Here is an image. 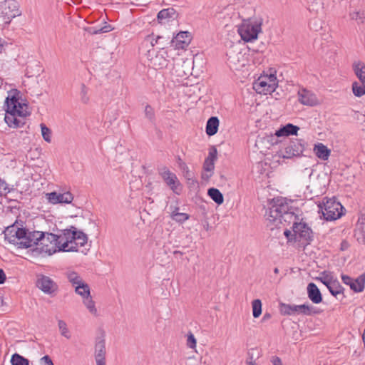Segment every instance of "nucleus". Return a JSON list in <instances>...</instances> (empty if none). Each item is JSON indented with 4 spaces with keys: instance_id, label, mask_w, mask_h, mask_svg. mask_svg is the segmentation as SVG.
Listing matches in <instances>:
<instances>
[{
    "instance_id": "nucleus-1",
    "label": "nucleus",
    "mask_w": 365,
    "mask_h": 365,
    "mask_svg": "<svg viewBox=\"0 0 365 365\" xmlns=\"http://www.w3.org/2000/svg\"><path fill=\"white\" fill-rule=\"evenodd\" d=\"M34 233L39 235L30 237L32 240L31 247L34 245L41 246L40 252L48 255L54 253L57 248L63 252H76L79 247L84 246L88 241L87 235L82 231H78L74 227L64 230L59 235L31 231V234Z\"/></svg>"
},
{
    "instance_id": "nucleus-2",
    "label": "nucleus",
    "mask_w": 365,
    "mask_h": 365,
    "mask_svg": "<svg viewBox=\"0 0 365 365\" xmlns=\"http://www.w3.org/2000/svg\"><path fill=\"white\" fill-rule=\"evenodd\" d=\"M265 217L267 220L272 222H293V232L296 240L306 242L312 240V231L305 222H297V216L290 210L289 204L284 198L273 199L271 206L266 212Z\"/></svg>"
},
{
    "instance_id": "nucleus-3",
    "label": "nucleus",
    "mask_w": 365,
    "mask_h": 365,
    "mask_svg": "<svg viewBox=\"0 0 365 365\" xmlns=\"http://www.w3.org/2000/svg\"><path fill=\"white\" fill-rule=\"evenodd\" d=\"M5 103L6 114L4 120L6 124L13 128L22 127L26 123V106L19 103V99L15 96L6 98Z\"/></svg>"
},
{
    "instance_id": "nucleus-4",
    "label": "nucleus",
    "mask_w": 365,
    "mask_h": 365,
    "mask_svg": "<svg viewBox=\"0 0 365 365\" xmlns=\"http://www.w3.org/2000/svg\"><path fill=\"white\" fill-rule=\"evenodd\" d=\"M4 238L9 243L17 245L19 248L31 247L30 237H36L39 235L38 233L31 234V231H29L24 228H19L16 225L9 226L4 231Z\"/></svg>"
},
{
    "instance_id": "nucleus-5",
    "label": "nucleus",
    "mask_w": 365,
    "mask_h": 365,
    "mask_svg": "<svg viewBox=\"0 0 365 365\" xmlns=\"http://www.w3.org/2000/svg\"><path fill=\"white\" fill-rule=\"evenodd\" d=\"M275 71L270 70L269 73L260 76L254 83L253 89L260 94L272 93L278 86Z\"/></svg>"
},
{
    "instance_id": "nucleus-6",
    "label": "nucleus",
    "mask_w": 365,
    "mask_h": 365,
    "mask_svg": "<svg viewBox=\"0 0 365 365\" xmlns=\"http://www.w3.org/2000/svg\"><path fill=\"white\" fill-rule=\"evenodd\" d=\"M262 21H244L238 29V33L245 41H251L257 38L262 31Z\"/></svg>"
},
{
    "instance_id": "nucleus-7",
    "label": "nucleus",
    "mask_w": 365,
    "mask_h": 365,
    "mask_svg": "<svg viewBox=\"0 0 365 365\" xmlns=\"http://www.w3.org/2000/svg\"><path fill=\"white\" fill-rule=\"evenodd\" d=\"M319 207L324 218L327 221L335 220L343 215V206L334 198L327 199Z\"/></svg>"
},
{
    "instance_id": "nucleus-8",
    "label": "nucleus",
    "mask_w": 365,
    "mask_h": 365,
    "mask_svg": "<svg viewBox=\"0 0 365 365\" xmlns=\"http://www.w3.org/2000/svg\"><path fill=\"white\" fill-rule=\"evenodd\" d=\"M21 14L19 3L16 0H5L0 3V16L9 24L12 19Z\"/></svg>"
},
{
    "instance_id": "nucleus-9",
    "label": "nucleus",
    "mask_w": 365,
    "mask_h": 365,
    "mask_svg": "<svg viewBox=\"0 0 365 365\" xmlns=\"http://www.w3.org/2000/svg\"><path fill=\"white\" fill-rule=\"evenodd\" d=\"M158 173L165 183L177 195H180L182 187L177 175L171 172L167 167L158 169Z\"/></svg>"
},
{
    "instance_id": "nucleus-10",
    "label": "nucleus",
    "mask_w": 365,
    "mask_h": 365,
    "mask_svg": "<svg viewBox=\"0 0 365 365\" xmlns=\"http://www.w3.org/2000/svg\"><path fill=\"white\" fill-rule=\"evenodd\" d=\"M36 286L44 294L48 295L55 294L58 289L57 283L53 279L42 274H36Z\"/></svg>"
},
{
    "instance_id": "nucleus-11",
    "label": "nucleus",
    "mask_w": 365,
    "mask_h": 365,
    "mask_svg": "<svg viewBox=\"0 0 365 365\" xmlns=\"http://www.w3.org/2000/svg\"><path fill=\"white\" fill-rule=\"evenodd\" d=\"M150 65L155 69H161L168 65V53L167 51L162 49L159 51L155 50H149L147 54Z\"/></svg>"
},
{
    "instance_id": "nucleus-12",
    "label": "nucleus",
    "mask_w": 365,
    "mask_h": 365,
    "mask_svg": "<svg viewBox=\"0 0 365 365\" xmlns=\"http://www.w3.org/2000/svg\"><path fill=\"white\" fill-rule=\"evenodd\" d=\"M281 312L284 315H292L294 314L310 315L312 313H317L315 308L309 304L294 305L282 304L281 305Z\"/></svg>"
},
{
    "instance_id": "nucleus-13",
    "label": "nucleus",
    "mask_w": 365,
    "mask_h": 365,
    "mask_svg": "<svg viewBox=\"0 0 365 365\" xmlns=\"http://www.w3.org/2000/svg\"><path fill=\"white\" fill-rule=\"evenodd\" d=\"M298 101L306 106L314 107L320 103L317 95L307 88H300L297 93Z\"/></svg>"
},
{
    "instance_id": "nucleus-14",
    "label": "nucleus",
    "mask_w": 365,
    "mask_h": 365,
    "mask_svg": "<svg viewBox=\"0 0 365 365\" xmlns=\"http://www.w3.org/2000/svg\"><path fill=\"white\" fill-rule=\"evenodd\" d=\"M304 150V145L302 140L292 142L284 150L279 151V156L283 158H291L294 156L300 155Z\"/></svg>"
},
{
    "instance_id": "nucleus-15",
    "label": "nucleus",
    "mask_w": 365,
    "mask_h": 365,
    "mask_svg": "<svg viewBox=\"0 0 365 365\" xmlns=\"http://www.w3.org/2000/svg\"><path fill=\"white\" fill-rule=\"evenodd\" d=\"M46 197L48 201L51 204H58V203H66L69 204L73 200V195L66 192L64 193H58L56 192H51L48 193H46Z\"/></svg>"
},
{
    "instance_id": "nucleus-16",
    "label": "nucleus",
    "mask_w": 365,
    "mask_h": 365,
    "mask_svg": "<svg viewBox=\"0 0 365 365\" xmlns=\"http://www.w3.org/2000/svg\"><path fill=\"white\" fill-rule=\"evenodd\" d=\"M217 150L215 147H212L209 150V154L205 159L203 165L205 171L210 173V174H202L203 179H208L212 175L215 168V161L217 160Z\"/></svg>"
},
{
    "instance_id": "nucleus-17",
    "label": "nucleus",
    "mask_w": 365,
    "mask_h": 365,
    "mask_svg": "<svg viewBox=\"0 0 365 365\" xmlns=\"http://www.w3.org/2000/svg\"><path fill=\"white\" fill-rule=\"evenodd\" d=\"M191 40L190 33L187 31L179 32L172 40V44L175 48H185Z\"/></svg>"
},
{
    "instance_id": "nucleus-18",
    "label": "nucleus",
    "mask_w": 365,
    "mask_h": 365,
    "mask_svg": "<svg viewBox=\"0 0 365 365\" xmlns=\"http://www.w3.org/2000/svg\"><path fill=\"white\" fill-rule=\"evenodd\" d=\"M191 63L189 61H180L176 62L173 66L175 74L181 78L186 77L190 73Z\"/></svg>"
},
{
    "instance_id": "nucleus-19",
    "label": "nucleus",
    "mask_w": 365,
    "mask_h": 365,
    "mask_svg": "<svg viewBox=\"0 0 365 365\" xmlns=\"http://www.w3.org/2000/svg\"><path fill=\"white\" fill-rule=\"evenodd\" d=\"M309 299L314 304H319L322 301V294L314 283H309L307 286Z\"/></svg>"
},
{
    "instance_id": "nucleus-20",
    "label": "nucleus",
    "mask_w": 365,
    "mask_h": 365,
    "mask_svg": "<svg viewBox=\"0 0 365 365\" xmlns=\"http://www.w3.org/2000/svg\"><path fill=\"white\" fill-rule=\"evenodd\" d=\"M106 353L105 341L103 339H101L96 342L95 346L96 363L106 362Z\"/></svg>"
},
{
    "instance_id": "nucleus-21",
    "label": "nucleus",
    "mask_w": 365,
    "mask_h": 365,
    "mask_svg": "<svg viewBox=\"0 0 365 365\" xmlns=\"http://www.w3.org/2000/svg\"><path fill=\"white\" fill-rule=\"evenodd\" d=\"M178 16L175 9L170 7L160 11L157 15L159 23H163L164 21H169L170 19H175Z\"/></svg>"
},
{
    "instance_id": "nucleus-22",
    "label": "nucleus",
    "mask_w": 365,
    "mask_h": 365,
    "mask_svg": "<svg viewBox=\"0 0 365 365\" xmlns=\"http://www.w3.org/2000/svg\"><path fill=\"white\" fill-rule=\"evenodd\" d=\"M355 236L359 242L365 244V217H359L356 225Z\"/></svg>"
},
{
    "instance_id": "nucleus-23",
    "label": "nucleus",
    "mask_w": 365,
    "mask_h": 365,
    "mask_svg": "<svg viewBox=\"0 0 365 365\" xmlns=\"http://www.w3.org/2000/svg\"><path fill=\"white\" fill-rule=\"evenodd\" d=\"M299 130V128L298 126L292 123H288L286 125L280 128L279 130H276L275 135L277 137L297 135Z\"/></svg>"
},
{
    "instance_id": "nucleus-24",
    "label": "nucleus",
    "mask_w": 365,
    "mask_h": 365,
    "mask_svg": "<svg viewBox=\"0 0 365 365\" xmlns=\"http://www.w3.org/2000/svg\"><path fill=\"white\" fill-rule=\"evenodd\" d=\"M352 68L359 81L365 83V63L361 61H354Z\"/></svg>"
},
{
    "instance_id": "nucleus-25",
    "label": "nucleus",
    "mask_w": 365,
    "mask_h": 365,
    "mask_svg": "<svg viewBox=\"0 0 365 365\" xmlns=\"http://www.w3.org/2000/svg\"><path fill=\"white\" fill-rule=\"evenodd\" d=\"M314 152L317 158L326 160L330 155V150L323 143H319L314 147Z\"/></svg>"
},
{
    "instance_id": "nucleus-26",
    "label": "nucleus",
    "mask_w": 365,
    "mask_h": 365,
    "mask_svg": "<svg viewBox=\"0 0 365 365\" xmlns=\"http://www.w3.org/2000/svg\"><path fill=\"white\" fill-rule=\"evenodd\" d=\"M219 119L217 117L212 116L210 118L206 125V133L209 136L214 135L217 133L219 127Z\"/></svg>"
},
{
    "instance_id": "nucleus-27",
    "label": "nucleus",
    "mask_w": 365,
    "mask_h": 365,
    "mask_svg": "<svg viewBox=\"0 0 365 365\" xmlns=\"http://www.w3.org/2000/svg\"><path fill=\"white\" fill-rule=\"evenodd\" d=\"M65 274L68 281L74 288L76 287V286L85 283L81 275L73 270H68Z\"/></svg>"
},
{
    "instance_id": "nucleus-28",
    "label": "nucleus",
    "mask_w": 365,
    "mask_h": 365,
    "mask_svg": "<svg viewBox=\"0 0 365 365\" xmlns=\"http://www.w3.org/2000/svg\"><path fill=\"white\" fill-rule=\"evenodd\" d=\"M365 285V272L359 276L356 279H354V282L350 284V289L354 292H361L364 289Z\"/></svg>"
},
{
    "instance_id": "nucleus-29",
    "label": "nucleus",
    "mask_w": 365,
    "mask_h": 365,
    "mask_svg": "<svg viewBox=\"0 0 365 365\" xmlns=\"http://www.w3.org/2000/svg\"><path fill=\"white\" fill-rule=\"evenodd\" d=\"M229 63L232 66H237L242 62L243 55L241 52L230 51L227 53Z\"/></svg>"
},
{
    "instance_id": "nucleus-30",
    "label": "nucleus",
    "mask_w": 365,
    "mask_h": 365,
    "mask_svg": "<svg viewBox=\"0 0 365 365\" xmlns=\"http://www.w3.org/2000/svg\"><path fill=\"white\" fill-rule=\"evenodd\" d=\"M327 287L330 293L334 297L342 294L344 291V288L340 284L339 282L335 278L329 284L328 286H327Z\"/></svg>"
},
{
    "instance_id": "nucleus-31",
    "label": "nucleus",
    "mask_w": 365,
    "mask_h": 365,
    "mask_svg": "<svg viewBox=\"0 0 365 365\" xmlns=\"http://www.w3.org/2000/svg\"><path fill=\"white\" fill-rule=\"evenodd\" d=\"M57 323L61 335L66 339H70L71 338V332L66 322L63 319H58Z\"/></svg>"
},
{
    "instance_id": "nucleus-32",
    "label": "nucleus",
    "mask_w": 365,
    "mask_h": 365,
    "mask_svg": "<svg viewBox=\"0 0 365 365\" xmlns=\"http://www.w3.org/2000/svg\"><path fill=\"white\" fill-rule=\"evenodd\" d=\"M208 195L217 204L221 205L224 201V197L220 191L217 188H210L208 190Z\"/></svg>"
},
{
    "instance_id": "nucleus-33",
    "label": "nucleus",
    "mask_w": 365,
    "mask_h": 365,
    "mask_svg": "<svg viewBox=\"0 0 365 365\" xmlns=\"http://www.w3.org/2000/svg\"><path fill=\"white\" fill-rule=\"evenodd\" d=\"M82 302L91 314L94 316L98 315V310L96 307V303L93 300L91 295L82 299Z\"/></svg>"
},
{
    "instance_id": "nucleus-34",
    "label": "nucleus",
    "mask_w": 365,
    "mask_h": 365,
    "mask_svg": "<svg viewBox=\"0 0 365 365\" xmlns=\"http://www.w3.org/2000/svg\"><path fill=\"white\" fill-rule=\"evenodd\" d=\"M75 292L82 297V299L91 296L90 287L87 283L81 284L75 287Z\"/></svg>"
},
{
    "instance_id": "nucleus-35",
    "label": "nucleus",
    "mask_w": 365,
    "mask_h": 365,
    "mask_svg": "<svg viewBox=\"0 0 365 365\" xmlns=\"http://www.w3.org/2000/svg\"><path fill=\"white\" fill-rule=\"evenodd\" d=\"M352 91L354 96L357 97L365 95V83L354 81L352 83Z\"/></svg>"
},
{
    "instance_id": "nucleus-36",
    "label": "nucleus",
    "mask_w": 365,
    "mask_h": 365,
    "mask_svg": "<svg viewBox=\"0 0 365 365\" xmlns=\"http://www.w3.org/2000/svg\"><path fill=\"white\" fill-rule=\"evenodd\" d=\"M113 30V28L110 24H107L105 23V26L97 28V27H90L87 29L88 32L92 35L107 33Z\"/></svg>"
},
{
    "instance_id": "nucleus-37",
    "label": "nucleus",
    "mask_w": 365,
    "mask_h": 365,
    "mask_svg": "<svg viewBox=\"0 0 365 365\" xmlns=\"http://www.w3.org/2000/svg\"><path fill=\"white\" fill-rule=\"evenodd\" d=\"M11 363L12 365H29V361L20 354L15 353L11 356Z\"/></svg>"
},
{
    "instance_id": "nucleus-38",
    "label": "nucleus",
    "mask_w": 365,
    "mask_h": 365,
    "mask_svg": "<svg viewBox=\"0 0 365 365\" xmlns=\"http://www.w3.org/2000/svg\"><path fill=\"white\" fill-rule=\"evenodd\" d=\"M320 274L321 276L317 277V279L323 283L326 287L334 279L332 273L329 271H324Z\"/></svg>"
},
{
    "instance_id": "nucleus-39",
    "label": "nucleus",
    "mask_w": 365,
    "mask_h": 365,
    "mask_svg": "<svg viewBox=\"0 0 365 365\" xmlns=\"http://www.w3.org/2000/svg\"><path fill=\"white\" fill-rule=\"evenodd\" d=\"M252 314L255 318H257L262 314V302L259 299H255L252 302Z\"/></svg>"
},
{
    "instance_id": "nucleus-40",
    "label": "nucleus",
    "mask_w": 365,
    "mask_h": 365,
    "mask_svg": "<svg viewBox=\"0 0 365 365\" xmlns=\"http://www.w3.org/2000/svg\"><path fill=\"white\" fill-rule=\"evenodd\" d=\"M178 208L175 211H173L171 215V217L173 220L178 222H183L185 220L189 219V215L186 213L179 212H178Z\"/></svg>"
},
{
    "instance_id": "nucleus-41",
    "label": "nucleus",
    "mask_w": 365,
    "mask_h": 365,
    "mask_svg": "<svg viewBox=\"0 0 365 365\" xmlns=\"http://www.w3.org/2000/svg\"><path fill=\"white\" fill-rule=\"evenodd\" d=\"M145 116V118L151 123H154L155 120V115L153 108L149 105L147 104L145 107L144 110Z\"/></svg>"
},
{
    "instance_id": "nucleus-42",
    "label": "nucleus",
    "mask_w": 365,
    "mask_h": 365,
    "mask_svg": "<svg viewBox=\"0 0 365 365\" xmlns=\"http://www.w3.org/2000/svg\"><path fill=\"white\" fill-rule=\"evenodd\" d=\"M41 134L45 141L50 143L51 140V131L46 126V125L41 124Z\"/></svg>"
},
{
    "instance_id": "nucleus-43",
    "label": "nucleus",
    "mask_w": 365,
    "mask_h": 365,
    "mask_svg": "<svg viewBox=\"0 0 365 365\" xmlns=\"http://www.w3.org/2000/svg\"><path fill=\"white\" fill-rule=\"evenodd\" d=\"M88 89L84 83H82L81 85V91H80V96H81V100L83 103H87L89 101V98L88 96Z\"/></svg>"
},
{
    "instance_id": "nucleus-44",
    "label": "nucleus",
    "mask_w": 365,
    "mask_h": 365,
    "mask_svg": "<svg viewBox=\"0 0 365 365\" xmlns=\"http://www.w3.org/2000/svg\"><path fill=\"white\" fill-rule=\"evenodd\" d=\"M350 17L352 20L363 23L365 20V14L364 12L353 11L350 13Z\"/></svg>"
},
{
    "instance_id": "nucleus-45",
    "label": "nucleus",
    "mask_w": 365,
    "mask_h": 365,
    "mask_svg": "<svg viewBox=\"0 0 365 365\" xmlns=\"http://www.w3.org/2000/svg\"><path fill=\"white\" fill-rule=\"evenodd\" d=\"M180 168L182 170L183 175L187 180H192L194 178V174L189 170V168L185 163L180 164Z\"/></svg>"
},
{
    "instance_id": "nucleus-46",
    "label": "nucleus",
    "mask_w": 365,
    "mask_h": 365,
    "mask_svg": "<svg viewBox=\"0 0 365 365\" xmlns=\"http://www.w3.org/2000/svg\"><path fill=\"white\" fill-rule=\"evenodd\" d=\"M197 341L193 334L190 332L187 334V346L190 349H195L196 347Z\"/></svg>"
},
{
    "instance_id": "nucleus-47",
    "label": "nucleus",
    "mask_w": 365,
    "mask_h": 365,
    "mask_svg": "<svg viewBox=\"0 0 365 365\" xmlns=\"http://www.w3.org/2000/svg\"><path fill=\"white\" fill-rule=\"evenodd\" d=\"M9 192L7 183L0 178V195H5Z\"/></svg>"
},
{
    "instance_id": "nucleus-48",
    "label": "nucleus",
    "mask_w": 365,
    "mask_h": 365,
    "mask_svg": "<svg viewBox=\"0 0 365 365\" xmlns=\"http://www.w3.org/2000/svg\"><path fill=\"white\" fill-rule=\"evenodd\" d=\"M40 363L41 365H54L51 359L48 355L41 358Z\"/></svg>"
},
{
    "instance_id": "nucleus-49",
    "label": "nucleus",
    "mask_w": 365,
    "mask_h": 365,
    "mask_svg": "<svg viewBox=\"0 0 365 365\" xmlns=\"http://www.w3.org/2000/svg\"><path fill=\"white\" fill-rule=\"evenodd\" d=\"M343 283L350 287V284L354 282V279L346 274H341V276Z\"/></svg>"
},
{
    "instance_id": "nucleus-50",
    "label": "nucleus",
    "mask_w": 365,
    "mask_h": 365,
    "mask_svg": "<svg viewBox=\"0 0 365 365\" xmlns=\"http://www.w3.org/2000/svg\"><path fill=\"white\" fill-rule=\"evenodd\" d=\"M6 277L2 269H0V284H4L6 281Z\"/></svg>"
},
{
    "instance_id": "nucleus-51",
    "label": "nucleus",
    "mask_w": 365,
    "mask_h": 365,
    "mask_svg": "<svg viewBox=\"0 0 365 365\" xmlns=\"http://www.w3.org/2000/svg\"><path fill=\"white\" fill-rule=\"evenodd\" d=\"M272 362L273 365H282L281 359L277 356L273 357L272 359Z\"/></svg>"
},
{
    "instance_id": "nucleus-52",
    "label": "nucleus",
    "mask_w": 365,
    "mask_h": 365,
    "mask_svg": "<svg viewBox=\"0 0 365 365\" xmlns=\"http://www.w3.org/2000/svg\"><path fill=\"white\" fill-rule=\"evenodd\" d=\"M270 317H271V315L269 314H268V313H266V314H264L262 319L264 321H266V320L269 319Z\"/></svg>"
},
{
    "instance_id": "nucleus-53",
    "label": "nucleus",
    "mask_w": 365,
    "mask_h": 365,
    "mask_svg": "<svg viewBox=\"0 0 365 365\" xmlns=\"http://www.w3.org/2000/svg\"><path fill=\"white\" fill-rule=\"evenodd\" d=\"M251 359H252V358H251ZM246 364H247V365H255V361H253L252 360H251V361L247 360Z\"/></svg>"
},
{
    "instance_id": "nucleus-54",
    "label": "nucleus",
    "mask_w": 365,
    "mask_h": 365,
    "mask_svg": "<svg viewBox=\"0 0 365 365\" xmlns=\"http://www.w3.org/2000/svg\"><path fill=\"white\" fill-rule=\"evenodd\" d=\"M173 254H174L175 255H182V252H180V251H178V250H175V251H174V252H173Z\"/></svg>"
},
{
    "instance_id": "nucleus-55",
    "label": "nucleus",
    "mask_w": 365,
    "mask_h": 365,
    "mask_svg": "<svg viewBox=\"0 0 365 365\" xmlns=\"http://www.w3.org/2000/svg\"><path fill=\"white\" fill-rule=\"evenodd\" d=\"M284 235H285L286 237H288V236H289V234H291V232L287 230H285V231H284Z\"/></svg>"
},
{
    "instance_id": "nucleus-56",
    "label": "nucleus",
    "mask_w": 365,
    "mask_h": 365,
    "mask_svg": "<svg viewBox=\"0 0 365 365\" xmlns=\"http://www.w3.org/2000/svg\"><path fill=\"white\" fill-rule=\"evenodd\" d=\"M274 272L275 274H277V273L279 272V269H278V268H277V267H276V268H274Z\"/></svg>"
},
{
    "instance_id": "nucleus-57",
    "label": "nucleus",
    "mask_w": 365,
    "mask_h": 365,
    "mask_svg": "<svg viewBox=\"0 0 365 365\" xmlns=\"http://www.w3.org/2000/svg\"><path fill=\"white\" fill-rule=\"evenodd\" d=\"M96 365H106V362L96 363Z\"/></svg>"
},
{
    "instance_id": "nucleus-58",
    "label": "nucleus",
    "mask_w": 365,
    "mask_h": 365,
    "mask_svg": "<svg viewBox=\"0 0 365 365\" xmlns=\"http://www.w3.org/2000/svg\"><path fill=\"white\" fill-rule=\"evenodd\" d=\"M2 48H3V46H2V45H1V44H0V53H1V51H2Z\"/></svg>"
},
{
    "instance_id": "nucleus-59",
    "label": "nucleus",
    "mask_w": 365,
    "mask_h": 365,
    "mask_svg": "<svg viewBox=\"0 0 365 365\" xmlns=\"http://www.w3.org/2000/svg\"><path fill=\"white\" fill-rule=\"evenodd\" d=\"M159 38H160V36H158V38H157V39H156V41H155V43H157L158 39H159Z\"/></svg>"
},
{
    "instance_id": "nucleus-60",
    "label": "nucleus",
    "mask_w": 365,
    "mask_h": 365,
    "mask_svg": "<svg viewBox=\"0 0 365 365\" xmlns=\"http://www.w3.org/2000/svg\"><path fill=\"white\" fill-rule=\"evenodd\" d=\"M0 302L2 303L3 302V299H0Z\"/></svg>"
}]
</instances>
